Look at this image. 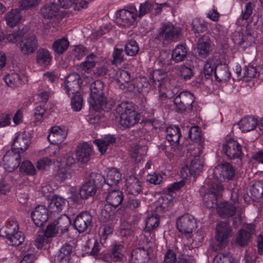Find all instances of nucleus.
<instances>
[{"label": "nucleus", "instance_id": "nucleus-1", "mask_svg": "<svg viewBox=\"0 0 263 263\" xmlns=\"http://www.w3.org/2000/svg\"><path fill=\"white\" fill-rule=\"evenodd\" d=\"M103 84L99 80L93 82L90 87V99L89 103V119L96 120L100 118L98 114H95L101 110L108 111L114 105V102H106L103 96Z\"/></svg>", "mask_w": 263, "mask_h": 263}, {"label": "nucleus", "instance_id": "nucleus-2", "mask_svg": "<svg viewBox=\"0 0 263 263\" xmlns=\"http://www.w3.org/2000/svg\"><path fill=\"white\" fill-rule=\"evenodd\" d=\"M103 180L104 181V179L100 174L91 173L80 191H74L69 199L76 202L80 199H87L88 197L93 196Z\"/></svg>", "mask_w": 263, "mask_h": 263}, {"label": "nucleus", "instance_id": "nucleus-3", "mask_svg": "<svg viewBox=\"0 0 263 263\" xmlns=\"http://www.w3.org/2000/svg\"><path fill=\"white\" fill-rule=\"evenodd\" d=\"M176 225L179 232L187 238L191 237L193 231L197 228L196 219L189 214L179 217L177 220Z\"/></svg>", "mask_w": 263, "mask_h": 263}, {"label": "nucleus", "instance_id": "nucleus-4", "mask_svg": "<svg viewBox=\"0 0 263 263\" xmlns=\"http://www.w3.org/2000/svg\"><path fill=\"white\" fill-rule=\"evenodd\" d=\"M208 186H203V188L208 187L209 189V191L203 196V203L207 208H214L217 205V199L222 191L223 187L219 183L214 184L209 183Z\"/></svg>", "mask_w": 263, "mask_h": 263}, {"label": "nucleus", "instance_id": "nucleus-5", "mask_svg": "<svg viewBox=\"0 0 263 263\" xmlns=\"http://www.w3.org/2000/svg\"><path fill=\"white\" fill-rule=\"evenodd\" d=\"M232 236V230L229 224L225 221H220L217 223L216 228L215 238L218 249L226 246L228 238Z\"/></svg>", "mask_w": 263, "mask_h": 263}, {"label": "nucleus", "instance_id": "nucleus-6", "mask_svg": "<svg viewBox=\"0 0 263 263\" xmlns=\"http://www.w3.org/2000/svg\"><path fill=\"white\" fill-rule=\"evenodd\" d=\"M195 98L193 94L189 91H182L175 98L174 103L176 111L183 112L191 110Z\"/></svg>", "mask_w": 263, "mask_h": 263}, {"label": "nucleus", "instance_id": "nucleus-7", "mask_svg": "<svg viewBox=\"0 0 263 263\" xmlns=\"http://www.w3.org/2000/svg\"><path fill=\"white\" fill-rule=\"evenodd\" d=\"M235 170L229 163L224 162L216 166L213 171L214 177L220 181L232 179L235 176Z\"/></svg>", "mask_w": 263, "mask_h": 263}, {"label": "nucleus", "instance_id": "nucleus-8", "mask_svg": "<svg viewBox=\"0 0 263 263\" xmlns=\"http://www.w3.org/2000/svg\"><path fill=\"white\" fill-rule=\"evenodd\" d=\"M238 196L236 192L232 193L231 200L234 204L228 202L220 203L217 207V211L219 215L222 218L232 217L236 212L237 206L236 203L238 202Z\"/></svg>", "mask_w": 263, "mask_h": 263}, {"label": "nucleus", "instance_id": "nucleus-9", "mask_svg": "<svg viewBox=\"0 0 263 263\" xmlns=\"http://www.w3.org/2000/svg\"><path fill=\"white\" fill-rule=\"evenodd\" d=\"M255 234V226L248 224L244 229L237 232L236 234L235 242L237 245L241 247H245L250 241L252 236Z\"/></svg>", "mask_w": 263, "mask_h": 263}, {"label": "nucleus", "instance_id": "nucleus-10", "mask_svg": "<svg viewBox=\"0 0 263 263\" xmlns=\"http://www.w3.org/2000/svg\"><path fill=\"white\" fill-rule=\"evenodd\" d=\"M21 52L25 55H30L37 49L38 42L35 35L29 34L25 35L20 45Z\"/></svg>", "mask_w": 263, "mask_h": 263}, {"label": "nucleus", "instance_id": "nucleus-11", "mask_svg": "<svg viewBox=\"0 0 263 263\" xmlns=\"http://www.w3.org/2000/svg\"><path fill=\"white\" fill-rule=\"evenodd\" d=\"M202 167L203 163L200 159V156L196 155L192 160L189 165H186L181 170L180 173L183 178L187 177L189 174L196 176L201 172Z\"/></svg>", "mask_w": 263, "mask_h": 263}, {"label": "nucleus", "instance_id": "nucleus-12", "mask_svg": "<svg viewBox=\"0 0 263 263\" xmlns=\"http://www.w3.org/2000/svg\"><path fill=\"white\" fill-rule=\"evenodd\" d=\"M20 164V156L18 153L13 150L8 151L3 157V165L8 172L16 169Z\"/></svg>", "mask_w": 263, "mask_h": 263}, {"label": "nucleus", "instance_id": "nucleus-13", "mask_svg": "<svg viewBox=\"0 0 263 263\" xmlns=\"http://www.w3.org/2000/svg\"><path fill=\"white\" fill-rule=\"evenodd\" d=\"M81 81L80 76L73 73L69 74L66 78L64 89L68 95L78 92L80 89Z\"/></svg>", "mask_w": 263, "mask_h": 263}, {"label": "nucleus", "instance_id": "nucleus-14", "mask_svg": "<svg viewBox=\"0 0 263 263\" xmlns=\"http://www.w3.org/2000/svg\"><path fill=\"white\" fill-rule=\"evenodd\" d=\"M180 33V30L175 27L173 24H165L160 28L157 38L158 40L164 39L165 40H173L178 37Z\"/></svg>", "mask_w": 263, "mask_h": 263}, {"label": "nucleus", "instance_id": "nucleus-15", "mask_svg": "<svg viewBox=\"0 0 263 263\" xmlns=\"http://www.w3.org/2000/svg\"><path fill=\"white\" fill-rule=\"evenodd\" d=\"M224 153L231 159L239 158L241 154V146L233 139L229 140L223 146Z\"/></svg>", "mask_w": 263, "mask_h": 263}, {"label": "nucleus", "instance_id": "nucleus-16", "mask_svg": "<svg viewBox=\"0 0 263 263\" xmlns=\"http://www.w3.org/2000/svg\"><path fill=\"white\" fill-rule=\"evenodd\" d=\"M31 216L34 224L38 227H41L47 221L48 211L45 206L39 205L34 209Z\"/></svg>", "mask_w": 263, "mask_h": 263}, {"label": "nucleus", "instance_id": "nucleus-17", "mask_svg": "<svg viewBox=\"0 0 263 263\" xmlns=\"http://www.w3.org/2000/svg\"><path fill=\"white\" fill-rule=\"evenodd\" d=\"M136 15L132 11L121 9L116 13V24L124 27L129 26L135 21Z\"/></svg>", "mask_w": 263, "mask_h": 263}, {"label": "nucleus", "instance_id": "nucleus-18", "mask_svg": "<svg viewBox=\"0 0 263 263\" xmlns=\"http://www.w3.org/2000/svg\"><path fill=\"white\" fill-rule=\"evenodd\" d=\"M92 221L91 215L87 212H82L76 218L74 226L80 233L85 232L90 226Z\"/></svg>", "mask_w": 263, "mask_h": 263}, {"label": "nucleus", "instance_id": "nucleus-19", "mask_svg": "<svg viewBox=\"0 0 263 263\" xmlns=\"http://www.w3.org/2000/svg\"><path fill=\"white\" fill-rule=\"evenodd\" d=\"M92 153V146L87 142L79 144L76 149V156L78 161L86 163L90 160Z\"/></svg>", "mask_w": 263, "mask_h": 263}, {"label": "nucleus", "instance_id": "nucleus-20", "mask_svg": "<svg viewBox=\"0 0 263 263\" xmlns=\"http://www.w3.org/2000/svg\"><path fill=\"white\" fill-rule=\"evenodd\" d=\"M115 170L110 168L108 170L106 178L104 179L106 184L109 187L108 189V194L106 196L107 203H112L114 200V194L115 192Z\"/></svg>", "mask_w": 263, "mask_h": 263}, {"label": "nucleus", "instance_id": "nucleus-21", "mask_svg": "<svg viewBox=\"0 0 263 263\" xmlns=\"http://www.w3.org/2000/svg\"><path fill=\"white\" fill-rule=\"evenodd\" d=\"M30 140L24 134H20L15 138L12 145V150L18 154L23 153L28 148Z\"/></svg>", "mask_w": 263, "mask_h": 263}, {"label": "nucleus", "instance_id": "nucleus-22", "mask_svg": "<svg viewBox=\"0 0 263 263\" xmlns=\"http://www.w3.org/2000/svg\"><path fill=\"white\" fill-rule=\"evenodd\" d=\"M211 47V42L208 36L203 35L198 41L197 50L199 57L205 58L210 53Z\"/></svg>", "mask_w": 263, "mask_h": 263}, {"label": "nucleus", "instance_id": "nucleus-23", "mask_svg": "<svg viewBox=\"0 0 263 263\" xmlns=\"http://www.w3.org/2000/svg\"><path fill=\"white\" fill-rule=\"evenodd\" d=\"M60 10V8L57 4L49 3L41 8L40 12L43 17L51 19L56 17L59 14Z\"/></svg>", "mask_w": 263, "mask_h": 263}, {"label": "nucleus", "instance_id": "nucleus-24", "mask_svg": "<svg viewBox=\"0 0 263 263\" xmlns=\"http://www.w3.org/2000/svg\"><path fill=\"white\" fill-rule=\"evenodd\" d=\"M67 134L65 129L59 126H54L51 128L48 139L51 143L59 144L66 138Z\"/></svg>", "mask_w": 263, "mask_h": 263}, {"label": "nucleus", "instance_id": "nucleus-25", "mask_svg": "<svg viewBox=\"0 0 263 263\" xmlns=\"http://www.w3.org/2000/svg\"><path fill=\"white\" fill-rule=\"evenodd\" d=\"M126 186L128 193L137 195L141 191V182L135 175L129 176L126 180Z\"/></svg>", "mask_w": 263, "mask_h": 263}, {"label": "nucleus", "instance_id": "nucleus-26", "mask_svg": "<svg viewBox=\"0 0 263 263\" xmlns=\"http://www.w3.org/2000/svg\"><path fill=\"white\" fill-rule=\"evenodd\" d=\"M115 141L114 137L110 135H105L101 139H96L93 143L98 147L99 151L103 154L106 153L107 148Z\"/></svg>", "mask_w": 263, "mask_h": 263}, {"label": "nucleus", "instance_id": "nucleus-27", "mask_svg": "<svg viewBox=\"0 0 263 263\" xmlns=\"http://www.w3.org/2000/svg\"><path fill=\"white\" fill-rule=\"evenodd\" d=\"M181 133L178 127L170 126L166 128V138L171 145H178Z\"/></svg>", "mask_w": 263, "mask_h": 263}, {"label": "nucleus", "instance_id": "nucleus-28", "mask_svg": "<svg viewBox=\"0 0 263 263\" xmlns=\"http://www.w3.org/2000/svg\"><path fill=\"white\" fill-rule=\"evenodd\" d=\"M52 59L50 52L46 49L41 48L36 52V62L41 66L49 65Z\"/></svg>", "mask_w": 263, "mask_h": 263}, {"label": "nucleus", "instance_id": "nucleus-29", "mask_svg": "<svg viewBox=\"0 0 263 263\" xmlns=\"http://www.w3.org/2000/svg\"><path fill=\"white\" fill-rule=\"evenodd\" d=\"M230 72L227 65L219 64L216 65L215 69V78L219 82H226L230 78Z\"/></svg>", "mask_w": 263, "mask_h": 263}, {"label": "nucleus", "instance_id": "nucleus-30", "mask_svg": "<svg viewBox=\"0 0 263 263\" xmlns=\"http://www.w3.org/2000/svg\"><path fill=\"white\" fill-rule=\"evenodd\" d=\"M72 247L69 244H65L60 250L55 257L56 260L59 263H68L72 253Z\"/></svg>", "mask_w": 263, "mask_h": 263}, {"label": "nucleus", "instance_id": "nucleus-31", "mask_svg": "<svg viewBox=\"0 0 263 263\" xmlns=\"http://www.w3.org/2000/svg\"><path fill=\"white\" fill-rule=\"evenodd\" d=\"M5 18L7 25L13 27L20 22L22 18L20 10L18 9H12L6 14Z\"/></svg>", "mask_w": 263, "mask_h": 263}, {"label": "nucleus", "instance_id": "nucleus-32", "mask_svg": "<svg viewBox=\"0 0 263 263\" xmlns=\"http://www.w3.org/2000/svg\"><path fill=\"white\" fill-rule=\"evenodd\" d=\"M140 115L137 111L128 115H123L120 118V124L125 127H128L134 126L140 120Z\"/></svg>", "mask_w": 263, "mask_h": 263}, {"label": "nucleus", "instance_id": "nucleus-33", "mask_svg": "<svg viewBox=\"0 0 263 263\" xmlns=\"http://www.w3.org/2000/svg\"><path fill=\"white\" fill-rule=\"evenodd\" d=\"M257 124V120L252 117L244 118L239 123V128L243 133L254 129Z\"/></svg>", "mask_w": 263, "mask_h": 263}, {"label": "nucleus", "instance_id": "nucleus-34", "mask_svg": "<svg viewBox=\"0 0 263 263\" xmlns=\"http://www.w3.org/2000/svg\"><path fill=\"white\" fill-rule=\"evenodd\" d=\"M135 112H136L135 107L132 102H122L116 107V112L119 114L120 118H121L123 115H128Z\"/></svg>", "mask_w": 263, "mask_h": 263}, {"label": "nucleus", "instance_id": "nucleus-35", "mask_svg": "<svg viewBox=\"0 0 263 263\" xmlns=\"http://www.w3.org/2000/svg\"><path fill=\"white\" fill-rule=\"evenodd\" d=\"M65 204V200L59 196H54L51 199L49 208L51 212H61Z\"/></svg>", "mask_w": 263, "mask_h": 263}, {"label": "nucleus", "instance_id": "nucleus-36", "mask_svg": "<svg viewBox=\"0 0 263 263\" xmlns=\"http://www.w3.org/2000/svg\"><path fill=\"white\" fill-rule=\"evenodd\" d=\"M3 79L6 84L12 88L18 87L22 84L21 77L16 73L8 74L5 76Z\"/></svg>", "mask_w": 263, "mask_h": 263}, {"label": "nucleus", "instance_id": "nucleus-37", "mask_svg": "<svg viewBox=\"0 0 263 263\" xmlns=\"http://www.w3.org/2000/svg\"><path fill=\"white\" fill-rule=\"evenodd\" d=\"M173 201L172 196L170 195L162 196L156 202V210L157 212H162L167 208Z\"/></svg>", "mask_w": 263, "mask_h": 263}, {"label": "nucleus", "instance_id": "nucleus-38", "mask_svg": "<svg viewBox=\"0 0 263 263\" xmlns=\"http://www.w3.org/2000/svg\"><path fill=\"white\" fill-rule=\"evenodd\" d=\"M186 48L182 45H178L173 50L172 59L175 62H180L184 60L186 57Z\"/></svg>", "mask_w": 263, "mask_h": 263}, {"label": "nucleus", "instance_id": "nucleus-39", "mask_svg": "<svg viewBox=\"0 0 263 263\" xmlns=\"http://www.w3.org/2000/svg\"><path fill=\"white\" fill-rule=\"evenodd\" d=\"M69 43L65 37H62L54 42L52 44L53 50L58 54H62L68 48Z\"/></svg>", "mask_w": 263, "mask_h": 263}, {"label": "nucleus", "instance_id": "nucleus-40", "mask_svg": "<svg viewBox=\"0 0 263 263\" xmlns=\"http://www.w3.org/2000/svg\"><path fill=\"white\" fill-rule=\"evenodd\" d=\"M50 95L51 92L47 85L44 83H40L38 87L37 92L39 101L43 103H46Z\"/></svg>", "mask_w": 263, "mask_h": 263}, {"label": "nucleus", "instance_id": "nucleus-41", "mask_svg": "<svg viewBox=\"0 0 263 263\" xmlns=\"http://www.w3.org/2000/svg\"><path fill=\"white\" fill-rule=\"evenodd\" d=\"M23 252V257L21 263H34L36 258L34 249L30 245H28L24 248Z\"/></svg>", "mask_w": 263, "mask_h": 263}, {"label": "nucleus", "instance_id": "nucleus-42", "mask_svg": "<svg viewBox=\"0 0 263 263\" xmlns=\"http://www.w3.org/2000/svg\"><path fill=\"white\" fill-rule=\"evenodd\" d=\"M54 222L56 223V225L61 233H64L68 231L70 221L66 215H62L57 220H55Z\"/></svg>", "mask_w": 263, "mask_h": 263}, {"label": "nucleus", "instance_id": "nucleus-43", "mask_svg": "<svg viewBox=\"0 0 263 263\" xmlns=\"http://www.w3.org/2000/svg\"><path fill=\"white\" fill-rule=\"evenodd\" d=\"M148 251L144 248L137 249L133 255V259L137 260V263H145L148 259Z\"/></svg>", "mask_w": 263, "mask_h": 263}, {"label": "nucleus", "instance_id": "nucleus-44", "mask_svg": "<svg viewBox=\"0 0 263 263\" xmlns=\"http://www.w3.org/2000/svg\"><path fill=\"white\" fill-rule=\"evenodd\" d=\"M24 241V236L21 231L11 233L7 241V243L12 246L21 245Z\"/></svg>", "mask_w": 263, "mask_h": 263}, {"label": "nucleus", "instance_id": "nucleus-45", "mask_svg": "<svg viewBox=\"0 0 263 263\" xmlns=\"http://www.w3.org/2000/svg\"><path fill=\"white\" fill-rule=\"evenodd\" d=\"M115 206L112 203H106L101 211V216L107 220H113L115 216Z\"/></svg>", "mask_w": 263, "mask_h": 263}, {"label": "nucleus", "instance_id": "nucleus-46", "mask_svg": "<svg viewBox=\"0 0 263 263\" xmlns=\"http://www.w3.org/2000/svg\"><path fill=\"white\" fill-rule=\"evenodd\" d=\"M147 148L145 146L136 145L132 147L131 156L136 161H140L141 158L145 155Z\"/></svg>", "mask_w": 263, "mask_h": 263}, {"label": "nucleus", "instance_id": "nucleus-47", "mask_svg": "<svg viewBox=\"0 0 263 263\" xmlns=\"http://www.w3.org/2000/svg\"><path fill=\"white\" fill-rule=\"evenodd\" d=\"M159 224V220L157 215H153L148 217L145 222V230L147 232L155 230Z\"/></svg>", "mask_w": 263, "mask_h": 263}, {"label": "nucleus", "instance_id": "nucleus-48", "mask_svg": "<svg viewBox=\"0 0 263 263\" xmlns=\"http://www.w3.org/2000/svg\"><path fill=\"white\" fill-rule=\"evenodd\" d=\"M250 192L251 195L255 198H260L263 196V183L260 181L255 182L252 186Z\"/></svg>", "mask_w": 263, "mask_h": 263}, {"label": "nucleus", "instance_id": "nucleus-49", "mask_svg": "<svg viewBox=\"0 0 263 263\" xmlns=\"http://www.w3.org/2000/svg\"><path fill=\"white\" fill-rule=\"evenodd\" d=\"M20 171L27 175H34L36 174V170L32 163L28 161H23L20 166Z\"/></svg>", "mask_w": 263, "mask_h": 263}, {"label": "nucleus", "instance_id": "nucleus-50", "mask_svg": "<svg viewBox=\"0 0 263 263\" xmlns=\"http://www.w3.org/2000/svg\"><path fill=\"white\" fill-rule=\"evenodd\" d=\"M139 48L137 43L134 40L129 41L125 47V51L126 54L130 56H135L139 52Z\"/></svg>", "mask_w": 263, "mask_h": 263}, {"label": "nucleus", "instance_id": "nucleus-51", "mask_svg": "<svg viewBox=\"0 0 263 263\" xmlns=\"http://www.w3.org/2000/svg\"><path fill=\"white\" fill-rule=\"evenodd\" d=\"M234 261L230 253H219L215 257L213 263H233Z\"/></svg>", "mask_w": 263, "mask_h": 263}, {"label": "nucleus", "instance_id": "nucleus-52", "mask_svg": "<svg viewBox=\"0 0 263 263\" xmlns=\"http://www.w3.org/2000/svg\"><path fill=\"white\" fill-rule=\"evenodd\" d=\"M216 65L213 60H208L204 64L203 73L206 79H209L214 73L215 74V69Z\"/></svg>", "mask_w": 263, "mask_h": 263}, {"label": "nucleus", "instance_id": "nucleus-53", "mask_svg": "<svg viewBox=\"0 0 263 263\" xmlns=\"http://www.w3.org/2000/svg\"><path fill=\"white\" fill-rule=\"evenodd\" d=\"M116 84L121 83L122 86L124 85L125 83H127L130 80V76L129 73L125 70H119L116 72Z\"/></svg>", "mask_w": 263, "mask_h": 263}, {"label": "nucleus", "instance_id": "nucleus-54", "mask_svg": "<svg viewBox=\"0 0 263 263\" xmlns=\"http://www.w3.org/2000/svg\"><path fill=\"white\" fill-rule=\"evenodd\" d=\"M83 106V100L80 95H74L71 100V106L74 111L81 110Z\"/></svg>", "mask_w": 263, "mask_h": 263}, {"label": "nucleus", "instance_id": "nucleus-55", "mask_svg": "<svg viewBox=\"0 0 263 263\" xmlns=\"http://www.w3.org/2000/svg\"><path fill=\"white\" fill-rule=\"evenodd\" d=\"M189 137L192 141L199 142L200 144H201L202 143L201 141V133L199 130V127L197 126H193L191 127L189 132ZM201 147H202V145H201Z\"/></svg>", "mask_w": 263, "mask_h": 263}, {"label": "nucleus", "instance_id": "nucleus-56", "mask_svg": "<svg viewBox=\"0 0 263 263\" xmlns=\"http://www.w3.org/2000/svg\"><path fill=\"white\" fill-rule=\"evenodd\" d=\"M193 30L195 32L201 33L206 31V25L203 21L198 18L194 19L192 22Z\"/></svg>", "mask_w": 263, "mask_h": 263}, {"label": "nucleus", "instance_id": "nucleus-57", "mask_svg": "<svg viewBox=\"0 0 263 263\" xmlns=\"http://www.w3.org/2000/svg\"><path fill=\"white\" fill-rule=\"evenodd\" d=\"M243 71V79L246 81H250L257 73L256 69L252 66L245 67Z\"/></svg>", "mask_w": 263, "mask_h": 263}, {"label": "nucleus", "instance_id": "nucleus-58", "mask_svg": "<svg viewBox=\"0 0 263 263\" xmlns=\"http://www.w3.org/2000/svg\"><path fill=\"white\" fill-rule=\"evenodd\" d=\"M40 0H21L20 8L22 10H28L36 7L40 4Z\"/></svg>", "mask_w": 263, "mask_h": 263}, {"label": "nucleus", "instance_id": "nucleus-59", "mask_svg": "<svg viewBox=\"0 0 263 263\" xmlns=\"http://www.w3.org/2000/svg\"><path fill=\"white\" fill-rule=\"evenodd\" d=\"M59 232L56 223L53 221L48 225L44 234L46 237H52L58 234Z\"/></svg>", "mask_w": 263, "mask_h": 263}, {"label": "nucleus", "instance_id": "nucleus-60", "mask_svg": "<svg viewBox=\"0 0 263 263\" xmlns=\"http://www.w3.org/2000/svg\"><path fill=\"white\" fill-rule=\"evenodd\" d=\"M45 108L42 106H37L34 110L33 120L34 122H40L43 118L45 113Z\"/></svg>", "mask_w": 263, "mask_h": 263}, {"label": "nucleus", "instance_id": "nucleus-61", "mask_svg": "<svg viewBox=\"0 0 263 263\" xmlns=\"http://www.w3.org/2000/svg\"><path fill=\"white\" fill-rule=\"evenodd\" d=\"M151 77L152 79L153 80V82L155 83H156V82H158V86H160L162 85L165 80L166 74L161 73L160 71L156 70L154 71Z\"/></svg>", "mask_w": 263, "mask_h": 263}, {"label": "nucleus", "instance_id": "nucleus-62", "mask_svg": "<svg viewBox=\"0 0 263 263\" xmlns=\"http://www.w3.org/2000/svg\"><path fill=\"white\" fill-rule=\"evenodd\" d=\"M152 1H147L140 6L139 16L141 17L149 12L152 10Z\"/></svg>", "mask_w": 263, "mask_h": 263}, {"label": "nucleus", "instance_id": "nucleus-63", "mask_svg": "<svg viewBox=\"0 0 263 263\" xmlns=\"http://www.w3.org/2000/svg\"><path fill=\"white\" fill-rule=\"evenodd\" d=\"M52 161L48 158H44L37 162L36 167L39 170H46L51 165Z\"/></svg>", "mask_w": 263, "mask_h": 263}, {"label": "nucleus", "instance_id": "nucleus-64", "mask_svg": "<svg viewBox=\"0 0 263 263\" xmlns=\"http://www.w3.org/2000/svg\"><path fill=\"white\" fill-rule=\"evenodd\" d=\"M177 262L175 252L171 250H168L165 255L163 263H177Z\"/></svg>", "mask_w": 263, "mask_h": 263}]
</instances>
